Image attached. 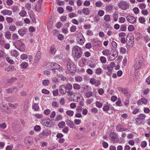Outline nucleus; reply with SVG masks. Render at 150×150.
<instances>
[{
	"label": "nucleus",
	"instance_id": "1",
	"mask_svg": "<svg viewBox=\"0 0 150 150\" xmlns=\"http://www.w3.org/2000/svg\"><path fill=\"white\" fill-rule=\"evenodd\" d=\"M73 54H74L75 57L77 59L79 58L82 55V52L80 47L78 46H75L72 50Z\"/></svg>",
	"mask_w": 150,
	"mask_h": 150
},
{
	"label": "nucleus",
	"instance_id": "2",
	"mask_svg": "<svg viewBox=\"0 0 150 150\" xmlns=\"http://www.w3.org/2000/svg\"><path fill=\"white\" fill-rule=\"evenodd\" d=\"M13 45L18 50L23 52L25 50L24 43L20 40H17L13 43Z\"/></svg>",
	"mask_w": 150,
	"mask_h": 150
},
{
	"label": "nucleus",
	"instance_id": "3",
	"mask_svg": "<svg viewBox=\"0 0 150 150\" xmlns=\"http://www.w3.org/2000/svg\"><path fill=\"white\" fill-rule=\"evenodd\" d=\"M67 66L68 70L71 73H73L76 72V67L73 62L69 60L67 63Z\"/></svg>",
	"mask_w": 150,
	"mask_h": 150
},
{
	"label": "nucleus",
	"instance_id": "4",
	"mask_svg": "<svg viewBox=\"0 0 150 150\" xmlns=\"http://www.w3.org/2000/svg\"><path fill=\"white\" fill-rule=\"evenodd\" d=\"M117 6L119 8L122 10H125L129 8V3L124 1H120L117 4Z\"/></svg>",
	"mask_w": 150,
	"mask_h": 150
},
{
	"label": "nucleus",
	"instance_id": "5",
	"mask_svg": "<svg viewBox=\"0 0 150 150\" xmlns=\"http://www.w3.org/2000/svg\"><path fill=\"white\" fill-rule=\"evenodd\" d=\"M21 125L18 121H15L12 125V127L14 131L15 132L19 131L21 130Z\"/></svg>",
	"mask_w": 150,
	"mask_h": 150
},
{
	"label": "nucleus",
	"instance_id": "6",
	"mask_svg": "<svg viewBox=\"0 0 150 150\" xmlns=\"http://www.w3.org/2000/svg\"><path fill=\"white\" fill-rule=\"evenodd\" d=\"M33 141V138L30 136H29L25 137L24 140V142L26 146H30L32 145Z\"/></svg>",
	"mask_w": 150,
	"mask_h": 150
},
{
	"label": "nucleus",
	"instance_id": "7",
	"mask_svg": "<svg viewBox=\"0 0 150 150\" xmlns=\"http://www.w3.org/2000/svg\"><path fill=\"white\" fill-rule=\"evenodd\" d=\"M5 102L0 104V109L3 111L8 112L9 106V103L8 102V103H5Z\"/></svg>",
	"mask_w": 150,
	"mask_h": 150
},
{
	"label": "nucleus",
	"instance_id": "8",
	"mask_svg": "<svg viewBox=\"0 0 150 150\" xmlns=\"http://www.w3.org/2000/svg\"><path fill=\"white\" fill-rule=\"evenodd\" d=\"M110 139L114 141V142H117L119 139V138L116 134L114 132H111L109 136Z\"/></svg>",
	"mask_w": 150,
	"mask_h": 150
},
{
	"label": "nucleus",
	"instance_id": "9",
	"mask_svg": "<svg viewBox=\"0 0 150 150\" xmlns=\"http://www.w3.org/2000/svg\"><path fill=\"white\" fill-rule=\"evenodd\" d=\"M90 83L92 85H94L98 87L100 84V81L94 78H91Z\"/></svg>",
	"mask_w": 150,
	"mask_h": 150
},
{
	"label": "nucleus",
	"instance_id": "10",
	"mask_svg": "<svg viewBox=\"0 0 150 150\" xmlns=\"http://www.w3.org/2000/svg\"><path fill=\"white\" fill-rule=\"evenodd\" d=\"M51 64H53V65L52 66H53V68H52L53 69V70H52V71L53 72L55 73L56 72L55 69H59V71L62 70L63 68L62 67L61 68L60 65L58 64L53 62L51 63Z\"/></svg>",
	"mask_w": 150,
	"mask_h": 150
},
{
	"label": "nucleus",
	"instance_id": "11",
	"mask_svg": "<svg viewBox=\"0 0 150 150\" xmlns=\"http://www.w3.org/2000/svg\"><path fill=\"white\" fill-rule=\"evenodd\" d=\"M126 18L127 21L130 23L133 24L136 22V18L133 16H127Z\"/></svg>",
	"mask_w": 150,
	"mask_h": 150
},
{
	"label": "nucleus",
	"instance_id": "12",
	"mask_svg": "<svg viewBox=\"0 0 150 150\" xmlns=\"http://www.w3.org/2000/svg\"><path fill=\"white\" fill-rule=\"evenodd\" d=\"M138 116L139 117H137L135 119L136 122L137 124H139V121H142L145 118V115L144 114H140Z\"/></svg>",
	"mask_w": 150,
	"mask_h": 150
},
{
	"label": "nucleus",
	"instance_id": "13",
	"mask_svg": "<svg viewBox=\"0 0 150 150\" xmlns=\"http://www.w3.org/2000/svg\"><path fill=\"white\" fill-rule=\"evenodd\" d=\"M147 102V100L145 98H142L139 100L137 102V104L138 105H142L141 103L143 104L146 105Z\"/></svg>",
	"mask_w": 150,
	"mask_h": 150
},
{
	"label": "nucleus",
	"instance_id": "14",
	"mask_svg": "<svg viewBox=\"0 0 150 150\" xmlns=\"http://www.w3.org/2000/svg\"><path fill=\"white\" fill-rule=\"evenodd\" d=\"M42 53L40 51H38L36 54L35 57L34 59V61L35 62L38 61L41 58Z\"/></svg>",
	"mask_w": 150,
	"mask_h": 150
},
{
	"label": "nucleus",
	"instance_id": "15",
	"mask_svg": "<svg viewBox=\"0 0 150 150\" xmlns=\"http://www.w3.org/2000/svg\"><path fill=\"white\" fill-rule=\"evenodd\" d=\"M59 91L60 93L66 94L67 92V89L65 85H62L59 87Z\"/></svg>",
	"mask_w": 150,
	"mask_h": 150
},
{
	"label": "nucleus",
	"instance_id": "16",
	"mask_svg": "<svg viewBox=\"0 0 150 150\" xmlns=\"http://www.w3.org/2000/svg\"><path fill=\"white\" fill-rule=\"evenodd\" d=\"M66 124L68 125L71 128H73L75 127V125L74 124L73 121L70 120H68V121H66Z\"/></svg>",
	"mask_w": 150,
	"mask_h": 150
},
{
	"label": "nucleus",
	"instance_id": "17",
	"mask_svg": "<svg viewBox=\"0 0 150 150\" xmlns=\"http://www.w3.org/2000/svg\"><path fill=\"white\" fill-rule=\"evenodd\" d=\"M126 40L127 44L130 46L134 43V38H126Z\"/></svg>",
	"mask_w": 150,
	"mask_h": 150
},
{
	"label": "nucleus",
	"instance_id": "18",
	"mask_svg": "<svg viewBox=\"0 0 150 150\" xmlns=\"http://www.w3.org/2000/svg\"><path fill=\"white\" fill-rule=\"evenodd\" d=\"M117 89L119 91L124 94H126L128 91L127 89L125 88H123L121 87H118Z\"/></svg>",
	"mask_w": 150,
	"mask_h": 150
},
{
	"label": "nucleus",
	"instance_id": "19",
	"mask_svg": "<svg viewBox=\"0 0 150 150\" xmlns=\"http://www.w3.org/2000/svg\"><path fill=\"white\" fill-rule=\"evenodd\" d=\"M32 109L35 111H38L39 110V107L38 103H34L32 105Z\"/></svg>",
	"mask_w": 150,
	"mask_h": 150
},
{
	"label": "nucleus",
	"instance_id": "20",
	"mask_svg": "<svg viewBox=\"0 0 150 150\" xmlns=\"http://www.w3.org/2000/svg\"><path fill=\"white\" fill-rule=\"evenodd\" d=\"M42 134H43V137L45 138L47 137L50 135V133L49 132L47 129H45L42 132Z\"/></svg>",
	"mask_w": 150,
	"mask_h": 150
},
{
	"label": "nucleus",
	"instance_id": "21",
	"mask_svg": "<svg viewBox=\"0 0 150 150\" xmlns=\"http://www.w3.org/2000/svg\"><path fill=\"white\" fill-rule=\"evenodd\" d=\"M122 125L119 124L116 127V130L118 132H122L123 131L124 128L122 127Z\"/></svg>",
	"mask_w": 150,
	"mask_h": 150
},
{
	"label": "nucleus",
	"instance_id": "22",
	"mask_svg": "<svg viewBox=\"0 0 150 150\" xmlns=\"http://www.w3.org/2000/svg\"><path fill=\"white\" fill-rule=\"evenodd\" d=\"M11 56L15 57H17L18 55V53L17 51L16 50H11Z\"/></svg>",
	"mask_w": 150,
	"mask_h": 150
},
{
	"label": "nucleus",
	"instance_id": "23",
	"mask_svg": "<svg viewBox=\"0 0 150 150\" xmlns=\"http://www.w3.org/2000/svg\"><path fill=\"white\" fill-rule=\"evenodd\" d=\"M78 42L81 45H82L84 42L85 38H76Z\"/></svg>",
	"mask_w": 150,
	"mask_h": 150
},
{
	"label": "nucleus",
	"instance_id": "24",
	"mask_svg": "<svg viewBox=\"0 0 150 150\" xmlns=\"http://www.w3.org/2000/svg\"><path fill=\"white\" fill-rule=\"evenodd\" d=\"M83 11L84 14L88 15L89 14L90 11L88 8H84L83 9Z\"/></svg>",
	"mask_w": 150,
	"mask_h": 150
},
{
	"label": "nucleus",
	"instance_id": "25",
	"mask_svg": "<svg viewBox=\"0 0 150 150\" xmlns=\"http://www.w3.org/2000/svg\"><path fill=\"white\" fill-rule=\"evenodd\" d=\"M65 86L67 90H70L72 88V86L70 83H67Z\"/></svg>",
	"mask_w": 150,
	"mask_h": 150
},
{
	"label": "nucleus",
	"instance_id": "26",
	"mask_svg": "<svg viewBox=\"0 0 150 150\" xmlns=\"http://www.w3.org/2000/svg\"><path fill=\"white\" fill-rule=\"evenodd\" d=\"M19 34L21 36H23L25 33V30L21 29L19 30L18 31Z\"/></svg>",
	"mask_w": 150,
	"mask_h": 150
},
{
	"label": "nucleus",
	"instance_id": "27",
	"mask_svg": "<svg viewBox=\"0 0 150 150\" xmlns=\"http://www.w3.org/2000/svg\"><path fill=\"white\" fill-rule=\"evenodd\" d=\"M55 46L54 45H52L51 47H50V51L52 54H55Z\"/></svg>",
	"mask_w": 150,
	"mask_h": 150
},
{
	"label": "nucleus",
	"instance_id": "28",
	"mask_svg": "<svg viewBox=\"0 0 150 150\" xmlns=\"http://www.w3.org/2000/svg\"><path fill=\"white\" fill-rule=\"evenodd\" d=\"M11 9L13 11L14 13H16L19 11V8L18 7L16 6H13Z\"/></svg>",
	"mask_w": 150,
	"mask_h": 150
},
{
	"label": "nucleus",
	"instance_id": "29",
	"mask_svg": "<svg viewBox=\"0 0 150 150\" xmlns=\"http://www.w3.org/2000/svg\"><path fill=\"white\" fill-rule=\"evenodd\" d=\"M65 124L64 122L62 121L58 124V126L60 128H62L65 125Z\"/></svg>",
	"mask_w": 150,
	"mask_h": 150
},
{
	"label": "nucleus",
	"instance_id": "30",
	"mask_svg": "<svg viewBox=\"0 0 150 150\" xmlns=\"http://www.w3.org/2000/svg\"><path fill=\"white\" fill-rule=\"evenodd\" d=\"M112 6L110 5H107L105 7L106 11L108 12L111 11L112 10Z\"/></svg>",
	"mask_w": 150,
	"mask_h": 150
},
{
	"label": "nucleus",
	"instance_id": "31",
	"mask_svg": "<svg viewBox=\"0 0 150 150\" xmlns=\"http://www.w3.org/2000/svg\"><path fill=\"white\" fill-rule=\"evenodd\" d=\"M19 14L22 17H24L26 16L27 13L25 11L22 10L19 13Z\"/></svg>",
	"mask_w": 150,
	"mask_h": 150
},
{
	"label": "nucleus",
	"instance_id": "32",
	"mask_svg": "<svg viewBox=\"0 0 150 150\" xmlns=\"http://www.w3.org/2000/svg\"><path fill=\"white\" fill-rule=\"evenodd\" d=\"M128 30L129 31L131 32L135 30V28L132 25H130L129 26L128 28Z\"/></svg>",
	"mask_w": 150,
	"mask_h": 150
},
{
	"label": "nucleus",
	"instance_id": "33",
	"mask_svg": "<svg viewBox=\"0 0 150 150\" xmlns=\"http://www.w3.org/2000/svg\"><path fill=\"white\" fill-rule=\"evenodd\" d=\"M142 62L141 61H139L138 62H137L135 64V67H137V69H139L141 66Z\"/></svg>",
	"mask_w": 150,
	"mask_h": 150
},
{
	"label": "nucleus",
	"instance_id": "34",
	"mask_svg": "<svg viewBox=\"0 0 150 150\" xmlns=\"http://www.w3.org/2000/svg\"><path fill=\"white\" fill-rule=\"evenodd\" d=\"M42 84L43 85L46 86L48 85L49 83V81L48 80H44L42 81Z\"/></svg>",
	"mask_w": 150,
	"mask_h": 150
},
{
	"label": "nucleus",
	"instance_id": "35",
	"mask_svg": "<svg viewBox=\"0 0 150 150\" xmlns=\"http://www.w3.org/2000/svg\"><path fill=\"white\" fill-rule=\"evenodd\" d=\"M25 7L26 9L28 11H29L30 10L31 7V4L29 3H27L25 5Z\"/></svg>",
	"mask_w": 150,
	"mask_h": 150
},
{
	"label": "nucleus",
	"instance_id": "36",
	"mask_svg": "<svg viewBox=\"0 0 150 150\" xmlns=\"http://www.w3.org/2000/svg\"><path fill=\"white\" fill-rule=\"evenodd\" d=\"M110 16L109 15H106L104 17V19L106 21H108L110 20Z\"/></svg>",
	"mask_w": 150,
	"mask_h": 150
},
{
	"label": "nucleus",
	"instance_id": "37",
	"mask_svg": "<svg viewBox=\"0 0 150 150\" xmlns=\"http://www.w3.org/2000/svg\"><path fill=\"white\" fill-rule=\"evenodd\" d=\"M66 114L72 116L74 115V111L71 110H68L66 112Z\"/></svg>",
	"mask_w": 150,
	"mask_h": 150
},
{
	"label": "nucleus",
	"instance_id": "38",
	"mask_svg": "<svg viewBox=\"0 0 150 150\" xmlns=\"http://www.w3.org/2000/svg\"><path fill=\"white\" fill-rule=\"evenodd\" d=\"M28 63L26 62H22L21 64V66L23 68H27L28 67Z\"/></svg>",
	"mask_w": 150,
	"mask_h": 150
},
{
	"label": "nucleus",
	"instance_id": "39",
	"mask_svg": "<svg viewBox=\"0 0 150 150\" xmlns=\"http://www.w3.org/2000/svg\"><path fill=\"white\" fill-rule=\"evenodd\" d=\"M52 33L53 35L54 36H57L59 34V31L57 29H55L53 30Z\"/></svg>",
	"mask_w": 150,
	"mask_h": 150
},
{
	"label": "nucleus",
	"instance_id": "40",
	"mask_svg": "<svg viewBox=\"0 0 150 150\" xmlns=\"http://www.w3.org/2000/svg\"><path fill=\"white\" fill-rule=\"evenodd\" d=\"M139 8L141 9H143L146 7V5L144 3H141L139 5Z\"/></svg>",
	"mask_w": 150,
	"mask_h": 150
},
{
	"label": "nucleus",
	"instance_id": "41",
	"mask_svg": "<svg viewBox=\"0 0 150 150\" xmlns=\"http://www.w3.org/2000/svg\"><path fill=\"white\" fill-rule=\"evenodd\" d=\"M100 59L101 62L102 63H105L106 62V58L103 56H101L100 57Z\"/></svg>",
	"mask_w": 150,
	"mask_h": 150
},
{
	"label": "nucleus",
	"instance_id": "42",
	"mask_svg": "<svg viewBox=\"0 0 150 150\" xmlns=\"http://www.w3.org/2000/svg\"><path fill=\"white\" fill-rule=\"evenodd\" d=\"M1 13L4 15H8L9 13V11L7 10H4L2 11Z\"/></svg>",
	"mask_w": 150,
	"mask_h": 150
},
{
	"label": "nucleus",
	"instance_id": "43",
	"mask_svg": "<svg viewBox=\"0 0 150 150\" xmlns=\"http://www.w3.org/2000/svg\"><path fill=\"white\" fill-rule=\"evenodd\" d=\"M103 3L101 1H98L96 2V6L98 7H100L103 5Z\"/></svg>",
	"mask_w": 150,
	"mask_h": 150
},
{
	"label": "nucleus",
	"instance_id": "44",
	"mask_svg": "<svg viewBox=\"0 0 150 150\" xmlns=\"http://www.w3.org/2000/svg\"><path fill=\"white\" fill-rule=\"evenodd\" d=\"M96 107L98 108H101L103 105V104L102 103L97 101L96 102Z\"/></svg>",
	"mask_w": 150,
	"mask_h": 150
},
{
	"label": "nucleus",
	"instance_id": "45",
	"mask_svg": "<svg viewBox=\"0 0 150 150\" xmlns=\"http://www.w3.org/2000/svg\"><path fill=\"white\" fill-rule=\"evenodd\" d=\"M73 88L75 89H79L81 88V87L79 84L75 83L73 85Z\"/></svg>",
	"mask_w": 150,
	"mask_h": 150
},
{
	"label": "nucleus",
	"instance_id": "46",
	"mask_svg": "<svg viewBox=\"0 0 150 150\" xmlns=\"http://www.w3.org/2000/svg\"><path fill=\"white\" fill-rule=\"evenodd\" d=\"M127 29V27L126 25H121L120 28V30L122 31H125Z\"/></svg>",
	"mask_w": 150,
	"mask_h": 150
},
{
	"label": "nucleus",
	"instance_id": "47",
	"mask_svg": "<svg viewBox=\"0 0 150 150\" xmlns=\"http://www.w3.org/2000/svg\"><path fill=\"white\" fill-rule=\"evenodd\" d=\"M18 106V104L17 103H15L14 104H12L10 103V107L11 108L15 109H16Z\"/></svg>",
	"mask_w": 150,
	"mask_h": 150
},
{
	"label": "nucleus",
	"instance_id": "48",
	"mask_svg": "<svg viewBox=\"0 0 150 150\" xmlns=\"http://www.w3.org/2000/svg\"><path fill=\"white\" fill-rule=\"evenodd\" d=\"M139 21L141 23H143L145 21V18L143 17H140L139 18Z\"/></svg>",
	"mask_w": 150,
	"mask_h": 150
},
{
	"label": "nucleus",
	"instance_id": "49",
	"mask_svg": "<svg viewBox=\"0 0 150 150\" xmlns=\"http://www.w3.org/2000/svg\"><path fill=\"white\" fill-rule=\"evenodd\" d=\"M34 129L35 131H39L41 129L39 125H36L34 127Z\"/></svg>",
	"mask_w": 150,
	"mask_h": 150
},
{
	"label": "nucleus",
	"instance_id": "50",
	"mask_svg": "<svg viewBox=\"0 0 150 150\" xmlns=\"http://www.w3.org/2000/svg\"><path fill=\"white\" fill-rule=\"evenodd\" d=\"M102 72V70L100 68H99L96 70V73L98 75L100 74Z\"/></svg>",
	"mask_w": 150,
	"mask_h": 150
},
{
	"label": "nucleus",
	"instance_id": "51",
	"mask_svg": "<svg viewBox=\"0 0 150 150\" xmlns=\"http://www.w3.org/2000/svg\"><path fill=\"white\" fill-rule=\"evenodd\" d=\"M103 109L104 111H106L110 110V107L108 105H105L104 106Z\"/></svg>",
	"mask_w": 150,
	"mask_h": 150
},
{
	"label": "nucleus",
	"instance_id": "52",
	"mask_svg": "<svg viewBox=\"0 0 150 150\" xmlns=\"http://www.w3.org/2000/svg\"><path fill=\"white\" fill-rule=\"evenodd\" d=\"M142 13L144 15H147L148 14V11L146 9H143L142 11Z\"/></svg>",
	"mask_w": 150,
	"mask_h": 150
},
{
	"label": "nucleus",
	"instance_id": "53",
	"mask_svg": "<svg viewBox=\"0 0 150 150\" xmlns=\"http://www.w3.org/2000/svg\"><path fill=\"white\" fill-rule=\"evenodd\" d=\"M42 92L43 93L46 94H49L50 93V91L48 90L45 88L42 89Z\"/></svg>",
	"mask_w": 150,
	"mask_h": 150
},
{
	"label": "nucleus",
	"instance_id": "54",
	"mask_svg": "<svg viewBox=\"0 0 150 150\" xmlns=\"http://www.w3.org/2000/svg\"><path fill=\"white\" fill-rule=\"evenodd\" d=\"M27 55L26 54H23L21 55V58L22 59H25L27 58Z\"/></svg>",
	"mask_w": 150,
	"mask_h": 150
},
{
	"label": "nucleus",
	"instance_id": "55",
	"mask_svg": "<svg viewBox=\"0 0 150 150\" xmlns=\"http://www.w3.org/2000/svg\"><path fill=\"white\" fill-rule=\"evenodd\" d=\"M110 52V50L108 49H105L104 51H103L102 53L104 55H107L108 52Z\"/></svg>",
	"mask_w": 150,
	"mask_h": 150
},
{
	"label": "nucleus",
	"instance_id": "56",
	"mask_svg": "<svg viewBox=\"0 0 150 150\" xmlns=\"http://www.w3.org/2000/svg\"><path fill=\"white\" fill-rule=\"evenodd\" d=\"M76 29V26L74 25H72L70 28V30L71 32H73L75 31Z\"/></svg>",
	"mask_w": 150,
	"mask_h": 150
},
{
	"label": "nucleus",
	"instance_id": "57",
	"mask_svg": "<svg viewBox=\"0 0 150 150\" xmlns=\"http://www.w3.org/2000/svg\"><path fill=\"white\" fill-rule=\"evenodd\" d=\"M147 143L145 141H143L141 142V146L142 147H145L146 146Z\"/></svg>",
	"mask_w": 150,
	"mask_h": 150
},
{
	"label": "nucleus",
	"instance_id": "58",
	"mask_svg": "<svg viewBox=\"0 0 150 150\" xmlns=\"http://www.w3.org/2000/svg\"><path fill=\"white\" fill-rule=\"evenodd\" d=\"M53 95L54 96H58L59 94V91L58 89H57L52 92Z\"/></svg>",
	"mask_w": 150,
	"mask_h": 150
},
{
	"label": "nucleus",
	"instance_id": "59",
	"mask_svg": "<svg viewBox=\"0 0 150 150\" xmlns=\"http://www.w3.org/2000/svg\"><path fill=\"white\" fill-rule=\"evenodd\" d=\"M103 147L105 148H107L108 147V144L105 142H103L102 143Z\"/></svg>",
	"mask_w": 150,
	"mask_h": 150
},
{
	"label": "nucleus",
	"instance_id": "60",
	"mask_svg": "<svg viewBox=\"0 0 150 150\" xmlns=\"http://www.w3.org/2000/svg\"><path fill=\"white\" fill-rule=\"evenodd\" d=\"M112 48H116L117 47V44L115 42L112 41Z\"/></svg>",
	"mask_w": 150,
	"mask_h": 150
},
{
	"label": "nucleus",
	"instance_id": "61",
	"mask_svg": "<svg viewBox=\"0 0 150 150\" xmlns=\"http://www.w3.org/2000/svg\"><path fill=\"white\" fill-rule=\"evenodd\" d=\"M74 122L75 124L76 125H79L81 123V121L80 120L76 119L74 120Z\"/></svg>",
	"mask_w": 150,
	"mask_h": 150
},
{
	"label": "nucleus",
	"instance_id": "62",
	"mask_svg": "<svg viewBox=\"0 0 150 150\" xmlns=\"http://www.w3.org/2000/svg\"><path fill=\"white\" fill-rule=\"evenodd\" d=\"M125 21V18L123 17H120L119 18V22L120 23H124Z\"/></svg>",
	"mask_w": 150,
	"mask_h": 150
},
{
	"label": "nucleus",
	"instance_id": "63",
	"mask_svg": "<svg viewBox=\"0 0 150 150\" xmlns=\"http://www.w3.org/2000/svg\"><path fill=\"white\" fill-rule=\"evenodd\" d=\"M76 81L79 82L81 81L82 80V78L80 76L76 77L75 78Z\"/></svg>",
	"mask_w": 150,
	"mask_h": 150
},
{
	"label": "nucleus",
	"instance_id": "64",
	"mask_svg": "<svg viewBox=\"0 0 150 150\" xmlns=\"http://www.w3.org/2000/svg\"><path fill=\"white\" fill-rule=\"evenodd\" d=\"M62 23L60 22H58L56 24V27L58 28H59L62 25Z\"/></svg>",
	"mask_w": 150,
	"mask_h": 150
}]
</instances>
